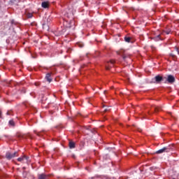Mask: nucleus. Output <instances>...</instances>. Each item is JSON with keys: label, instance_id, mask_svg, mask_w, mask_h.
Listing matches in <instances>:
<instances>
[{"label": "nucleus", "instance_id": "f257e3e1", "mask_svg": "<svg viewBox=\"0 0 179 179\" xmlns=\"http://www.w3.org/2000/svg\"><path fill=\"white\" fill-rule=\"evenodd\" d=\"M171 150H173V145H168L156 151V153L157 155H161L162 153H169V152H171Z\"/></svg>", "mask_w": 179, "mask_h": 179}, {"label": "nucleus", "instance_id": "f03ea898", "mask_svg": "<svg viewBox=\"0 0 179 179\" xmlns=\"http://www.w3.org/2000/svg\"><path fill=\"white\" fill-rule=\"evenodd\" d=\"M174 82H176V78L173 75H168L164 80V83H170V85H173Z\"/></svg>", "mask_w": 179, "mask_h": 179}, {"label": "nucleus", "instance_id": "7ed1b4c3", "mask_svg": "<svg viewBox=\"0 0 179 179\" xmlns=\"http://www.w3.org/2000/svg\"><path fill=\"white\" fill-rule=\"evenodd\" d=\"M117 55H122L124 61H127V58H129V55L125 53V50H120L117 52Z\"/></svg>", "mask_w": 179, "mask_h": 179}, {"label": "nucleus", "instance_id": "20e7f679", "mask_svg": "<svg viewBox=\"0 0 179 179\" xmlns=\"http://www.w3.org/2000/svg\"><path fill=\"white\" fill-rule=\"evenodd\" d=\"M17 156V152H15L14 153H11L10 152H7L6 154V157L8 159V160H10L11 159H13V157H16Z\"/></svg>", "mask_w": 179, "mask_h": 179}, {"label": "nucleus", "instance_id": "39448f33", "mask_svg": "<svg viewBox=\"0 0 179 179\" xmlns=\"http://www.w3.org/2000/svg\"><path fill=\"white\" fill-rule=\"evenodd\" d=\"M155 82L157 83H160V82H162L163 80H165L166 77H162V76L158 75V76L155 77Z\"/></svg>", "mask_w": 179, "mask_h": 179}, {"label": "nucleus", "instance_id": "423d86ee", "mask_svg": "<svg viewBox=\"0 0 179 179\" xmlns=\"http://www.w3.org/2000/svg\"><path fill=\"white\" fill-rule=\"evenodd\" d=\"M16 136L18 138V139H26V138H27L29 136L22 133H17Z\"/></svg>", "mask_w": 179, "mask_h": 179}, {"label": "nucleus", "instance_id": "0eeeda50", "mask_svg": "<svg viewBox=\"0 0 179 179\" xmlns=\"http://www.w3.org/2000/svg\"><path fill=\"white\" fill-rule=\"evenodd\" d=\"M38 179H50V175L40 174L38 175Z\"/></svg>", "mask_w": 179, "mask_h": 179}, {"label": "nucleus", "instance_id": "6e6552de", "mask_svg": "<svg viewBox=\"0 0 179 179\" xmlns=\"http://www.w3.org/2000/svg\"><path fill=\"white\" fill-rule=\"evenodd\" d=\"M45 79L49 82V83H51L52 82V79L51 78V73H48L45 76Z\"/></svg>", "mask_w": 179, "mask_h": 179}, {"label": "nucleus", "instance_id": "1a4fd4ad", "mask_svg": "<svg viewBox=\"0 0 179 179\" xmlns=\"http://www.w3.org/2000/svg\"><path fill=\"white\" fill-rule=\"evenodd\" d=\"M110 64H111V65L110 66H109V65H106V69L107 70V71H108V70H110V69L111 68V66H113V65H114V64H115V60H110Z\"/></svg>", "mask_w": 179, "mask_h": 179}, {"label": "nucleus", "instance_id": "9d476101", "mask_svg": "<svg viewBox=\"0 0 179 179\" xmlns=\"http://www.w3.org/2000/svg\"><path fill=\"white\" fill-rule=\"evenodd\" d=\"M42 8H44V9H47V8H48L50 6V3H48V1H44L42 2Z\"/></svg>", "mask_w": 179, "mask_h": 179}, {"label": "nucleus", "instance_id": "9b49d317", "mask_svg": "<svg viewBox=\"0 0 179 179\" xmlns=\"http://www.w3.org/2000/svg\"><path fill=\"white\" fill-rule=\"evenodd\" d=\"M17 160L19 162H24V160H26V162H27L29 160V157L23 156L22 157H19L17 159Z\"/></svg>", "mask_w": 179, "mask_h": 179}, {"label": "nucleus", "instance_id": "f8f14e48", "mask_svg": "<svg viewBox=\"0 0 179 179\" xmlns=\"http://www.w3.org/2000/svg\"><path fill=\"white\" fill-rule=\"evenodd\" d=\"M152 40H154L155 41H160V40H163V39H162V38L160 37V34H159L157 36L153 37Z\"/></svg>", "mask_w": 179, "mask_h": 179}, {"label": "nucleus", "instance_id": "ddd939ff", "mask_svg": "<svg viewBox=\"0 0 179 179\" xmlns=\"http://www.w3.org/2000/svg\"><path fill=\"white\" fill-rule=\"evenodd\" d=\"M70 149H75V143L73 141H70L69 143Z\"/></svg>", "mask_w": 179, "mask_h": 179}, {"label": "nucleus", "instance_id": "4468645a", "mask_svg": "<svg viewBox=\"0 0 179 179\" xmlns=\"http://www.w3.org/2000/svg\"><path fill=\"white\" fill-rule=\"evenodd\" d=\"M28 174H29V172L24 171L22 172V177H23L24 178H27Z\"/></svg>", "mask_w": 179, "mask_h": 179}, {"label": "nucleus", "instance_id": "2eb2a0df", "mask_svg": "<svg viewBox=\"0 0 179 179\" xmlns=\"http://www.w3.org/2000/svg\"><path fill=\"white\" fill-rule=\"evenodd\" d=\"M162 108L159 107V106H155L154 107V110L155 111V113H159V111H160Z\"/></svg>", "mask_w": 179, "mask_h": 179}, {"label": "nucleus", "instance_id": "dca6fc26", "mask_svg": "<svg viewBox=\"0 0 179 179\" xmlns=\"http://www.w3.org/2000/svg\"><path fill=\"white\" fill-rule=\"evenodd\" d=\"M124 41H126V43H131V38L125 36Z\"/></svg>", "mask_w": 179, "mask_h": 179}, {"label": "nucleus", "instance_id": "f3484780", "mask_svg": "<svg viewBox=\"0 0 179 179\" xmlns=\"http://www.w3.org/2000/svg\"><path fill=\"white\" fill-rule=\"evenodd\" d=\"M9 124L11 125V127H15V122L13 120H10Z\"/></svg>", "mask_w": 179, "mask_h": 179}, {"label": "nucleus", "instance_id": "a211bd4d", "mask_svg": "<svg viewBox=\"0 0 179 179\" xmlns=\"http://www.w3.org/2000/svg\"><path fill=\"white\" fill-rule=\"evenodd\" d=\"M27 17H29V19L33 17V14H31V13L28 14Z\"/></svg>", "mask_w": 179, "mask_h": 179}, {"label": "nucleus", "instance_id": "6ab92c4d", "mask_svg": "<svg viewBox=\"0 0 179 179\" xmlns=\"http://www.w3.org/2000/svg\"><path fill=\"white\" fill-rule=\"evenodd\" d=\"M175 50H176L177 54H179V50H178V48H177V46H175Z\"/></svg>", "mask_w": 179, "mask_h": 179}, {"label": "nucleus", "instance_id": "aec40b11", "mask_svg": "<svg viewBox=\"0 0 179 179\" xmlns=\"http://www.w3.org/2000/svg\"><path fill=\"white\" fill-rule=\"evenodd\" d=\"M6 115H12V111H8V112L6 113Z\"/></svg>", "mask_w": 179, "mask_h": 179}, {"label": "nucleus", "instance_id": "412c9836", "mask_svg": "<svg viewBox=\"0 0 179 179\" xmlns=\"http://www.w3.org/2000/svg\"><path fill=\"white\" fill-rule=\"evenodd\" d=\"M171 30H168V31H166L165 33L166 34H169V33H171Z\"/></svg>", "mask_w": 179, "mask_h": 179}, {"label": "nucleus", "instance_id": "4be33fe9", "mask_svg": "<svg viewBox=\"0 0 179 179\" xmlns=\"http://www.w3.org/2000/svg\"><path fill=\"white\" fill-rule=\"evenodd\" d=\"M171 57H176V55H173V53H171Z\"/></svg>", "mask_w": 179, "mask_h": 179}, {"label": "nucleus", "instance_id": "5701e85b", "mask_svg": "<svg viewBox=\"0 0 179 179\" xmlns=\"http://www.w3.org/2000/svg\"><path fill=\"white\" fill-rule=\"evenodd\" d=\"M138 132H142V130L141 129H138Z\"/></svg>", "mask_w": 179, "mask_h": 179}, {"label": "nucleus", "instance_id": "b1692460", "mask_svg": "<svg viewBox=\"0 0 179 179\" xmlns=\"http://www.w3.org/2000/svg\"><path fill=\"white\" fill-rule=\"evenodd\" d=\"M107 111H108V109H105V110H104V112H105V113H107Z\"/></svg>", "mask_w": 179, "mask_h": 179}, {"label": "nucleus", "instance_id": "393cba45", "mask_svg": "<svg viewBox=\"0 0 179 179\" xmlns=\"http://www.w3.org/2000/svg\"><path fill=\"white\" fill-rule=\"evenodd\" d=\"M36 135H38V136H40V133H36Z\"/></svg>", "mask_w": 179, "mask_h": 179}, {"label": "nucleus", "instance_id": "a878e982", "mask_svg": "<svg viewBox=\"0 0 179 179\" xmlns=\"http://www.w3.org/2000/svg\"><path fill=\"white\" fill-rule=\"evenodd\" d=\"M106 93H107V91H104V94H106Z\"/></svg>", "mask_w": 179, "mask_h": 179}, {"label": "nucleus", "instance_id": "bb28decb", "mask_svg": "<svg viewBox=\"0 0 179 179\" xmlns=\"http://www.w3.org/2000/svg\"><path fill=\"white\" fill-rule=\"evenodd\" d=\"M22 169H23L24 170H26V167H23Z\"/></svg>", "mask_w": 179, "mask_h": 179}, {"label": "nucleus", "instance_id": "cd10ccee", "mask_svg": "<svg viewBox=\"0 0 179 179\" xmlns=\"http://www.w3.org/2000/svg\"><path fill=\"white\" fill-rule=\"evenodd\" d=\"M36 86H38V85H37V83H35Z\"/></svg>", "mask_w": 179, "mask_h": 179}, {"label": "nucleus", "instance_id": "c85d7f7f", "mask_svg": "<svg viewBox=\"0 0 179 179\" xmlns=\"http://www.w3.org/2000/svg\"><path fill=\"white\" fill-rule=\"evenodd\" d=\"M80 47H83V45H80Z\"/></svg>", "mask_w": 179, "mask_h": 179}, {"label": "nucleus", "instance_id": "c756f323", "mask_svg": "<svg viewBox=\"0 0 179 179\" xmlns=\"http://www.w3.org/2000/svg\"><path fill=\"white\" fill-rule=\"evenodd\" d=\"M152 48H153V46H151Z\"/></svg>", "mask_w": 179, "mask_h": 179}]
</instances>
